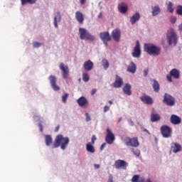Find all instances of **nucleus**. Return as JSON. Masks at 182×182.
I'll return each instance as SVG.
<instances>
[{"label":"nucleus","instance_id":"obj_44","mask_svg":"<svg viewBox=\"0 0 182 182\" xmlns=\"http://www.w3.org/2000/svg\"><path fill=\"white\" fill-rule=\"evenodd\" d=\"M149 75V68L144 70V76L146 77Z\"/></svg>","mask_w":182,"mask_h":182},{"label":"nucleus","instance_id":"obj_38","mask_svg":"<svg viewBox=\"0 0 182 182\" xmlns=\"http://www.w3.org/2000/svg\"><path fill=\"white\" fill-rule=\"evenodd\" d=\"M90 79V77H89V74H87V73H85L82 74V80L84 82H89Z\"/></svg>","mask_w":182,"mask_h":182},{"label":"nucleus","instance_id":"obj_20","mask_svg":"<svg viewBox=\"0 0 182 182\" xmlns=\"http://www.w3.org/2000/svg\"><path fill=\"white\" fill-rule=\"evenodd\" d=\"M140 99L141 102H143V103H144L145 105H153V98H151V97L150 96H141Z\"/></svg>","mask_w":182,"mask_h":182},{"label":"nucleus","instance_id":"obj_41","mask_svg":"<svg viewBox=\"0 0 182 182\" xmlns=\"http://www.w3.org/2000/svg\"><path fill=\"white\" fill-rule=\"evenodd\" d=\"M41 45L42 44L41 43L38 42V41H35V42L33 43V46L34 48H40V46H41Z\"/></svg>","mask_w":182,"mask_h":182},{"label":"nucleus","instance_id":"obj_6","mask_svg":"<svg viewBox=\"0 0 182 182\" xmlns=\"http://www.w3.org/2000/svg\"><path fill=\"white\" fill-rule=\"evenodd\" d=\"M173 132V129H171V127L167 126V125H163L161 127V133L165 139H168V137H171V133Z\"/></svg>","mask_w":182,"mask_h":182},{"label":"nucleus","instance_id":"obj_46","mask_svg":"<svg viewBox=\"0 0 182 182\" xmlns=\"http://www.w3.org/2000/svg\"><path fill=\"white\" fill-rule=\"evenodd\" d=\"M86 116V122H90V115H89V113H85Z\"/></svg>","mask_w":182,"mask_h":182},{"label":"nucleus","instance_id":"obj_60","mask_svg":"<svg viewBox=\"0 0 182 182\" xmlns=\"http://www.w3.org/2000/svg\"><path fill=\"white\" fill-rule=\"evenodd\" d=\"M109 105H113V102L109 101Z\"/></svg>","mask_w":182,"mask_h":182},{"label":"nucleus","instance_id":"obj_52","mask_svg":"<svg viewBox=\"0 0 182 182\" xmlns=\"http://www.w3.org/2000/svg\"><path fill=\"white\" fill-rule=\"evenodd\" d=\"M107 182H114L113 181V176H109Z\"/></svg>","mask_w":182,"mask_h":182},{"label":"nucleus","instance_id":"obj_22","mask_svg":"<svg viewBox=\"0 0 182 182\" xmlns=\"http://www.w3.org/2000/svg\"><path fill=\"white\" fill-rule=\"evenodd\" d=\"M171 123L172 124H180L181 123V119L178 116L173 114L171 116Z\"/></svg>","mask_w":182,"mask_h":182},{"label":"nucleus","instance_id":"obj_36","mask_svg":"<svg viewBox=\"0 0 182 182\" xmlns=\"http://www.w3.org/2000/svg\"><path fill=\"white\" fill-rule=\"evenodd\" d=\"M167 11L171 14H173L174 12V9L173 8V3H171V1H169L168 4Z\"/></svg>","mask_w":182,"mask_h":182},{"label":"nucleus","instance_id":"obj_61","mask_svg":"<svg viewBox=\"0 0 182 182\" xmlns=\"http://www.w3.org/2000/svg\"><path fill=\"white\" fill-rule=\"evenodd\" d=\"M121 121H122V118H119L118 123H120Z\"/></svg>","mask_w":182,"mask_h":182},{"label":"nucleus","instance_id":"obj_19","mask_svg":"<svg viewBox=\"0 0 182 182\" xmlns=\"http://www.w3.org/2000/svg\"><path fill=\"white\" fill-rule=\"evenodd\" d=\"M83 68L85 70L90 72V70L93 69V62H92L90 60L85 61L83 64Z\"/></svg>","mask_w":182,"mask_h":182},{"label":"nucleus","instance_id":"obj_8","mask_svg":"<svg viewBox=\"0 0 182 182\" xmlns=\"http://www.w3.org/2000/svg\"><path fill=\"white\" fill-rule=\"evenodd\" d=\"M114 166L117 170H126L129 164L124 160L118 159L115 161Z\"/></svg>","mask_w":182,"mask_h":182},{"label":"nucleus","instance_id":"obj_48","mask_svg":"<svg viewBox=\"0 0 182 182\" xmlns=\"http://www.w3.org/2000/svg\"><path fill=\"white\" fill-rule=\"evenodd\" d=\"M110 110V107L109 106H105L104 107V112L106 113V112H109Z\"/></svg>","mask_w":182,"mask_h":182},{"label":"nucleus","instance_id":"obj_11","mask_svg":"<svg viewBox=\"0 0 182 182\" xmlns=\"http://www.w3.org/2000/svg\"><path fill=\"white\" fill-rule=\"evenodd\" d=\"M60 70H61L62 76L63 79H68L69 77V67L65 65V63H60Z\"/></svg>","mask_w":182,"mask_h":182},{"label":"nucleus","instance_id":"obj_28","mask_svg":"<svg viewBox=\"0 0 182 182\" xmlns=\"http://www.w3.org/2000/svg\"><path fill=\"white\" fill-rule=\"evenodd\" d=\"M151 9L153 16H157V15H159V14L161 12V10L160 9V7L159 6H152Z\"/></svg>","mask_w":182,"mask_h":182},{"label":"nucleus","instance_id":"obj_45","mask_svg":"<svg viewBox=\"0 0 182 182\" xmlns=\"http://www.w3.org/2000/svg\"><path fill=\"white\" fill-rule=\"evenodd\" d=\"M171 76H172L171 74L166 75V78H167V80H168V82H173V80L171 79Z\"/></svg>","mask_w":182,"mask_h":182},{"label":"nucleus","instance_id":"obj_1","mask_svg":"<svg viewBox=\"0 0 182 182\" xmlns=\"http://www.w3.org/2000/svg\"><path fill=\"white\" fill-rule=\"evenodd\" d=\"M69 137H63V135L58 134L55 137V143L53 145V149H58L60 147L61 150H65L66 147H68V144H69Z\"/></svg>","mask_w":182,"mask_h":182},{"label":"nucleus","instance_id":"obj_51","mask_svg":"<svg viewBox=\"0 0 182 182\" xmlns=\"http://www.w3.org/2000/svg\"><path fill=\"white\" fill-rule=\"evenodd\" d=\"M96 92H97V90H96V89H92V90H91V95H92V96H93V95H95V93H96Z\"/></svg>","mask_w":182,"mask_h":182},{"label":"nucleus","instance_id":"obj_9","mask_svg":"<svg viewBox=\"0 0 182 182\" xmlns=\"http://www.w3.org/2000/svg\"><path fill=\"white\" fill-rule=\"evenodd\" d=\"M116 140V137L114 136V134L112 132L110 129H107V135L105 136V141L107 144H113V141Z\"/></svg>","mask_w":182,"mask_h":182},{"label":"nucleus","instance_id":"obj_10","mask_svg":"<svg viewBox=\"0 0 182 182\" xmlns=\"http://www.w3.org/2000/svg\"><path fill=\"white\" fill-rule=\"evenodd\" d=\"M164 103H166L168 106H174L176 105V99L173 96L165 93Z\"/></svg>","mask_w":182,"mask_h":182},{"label":"nucleus","instance_id":"obj_24","mask_svg":"<svg viewBox=\"0 0 182 182\" xmlns=\"http://www.w3.org/2000/svg\"><path fill=\"white\" fill-rule=\"evenodd\" d=\"M171 147L173 150V153H178V151H181V145H180L179 144L173 142L171 145Z\"/></svg>","mask_w":182,"mask_h":182},{"label":"nucleus","instance_id":"obj_58","mask_svg":"<svg viewBox=\"0 0 182 182\" xmlns=\"http://www.w3.org/2000/svg\"><path fill=\"white\" fill-rule=\"evenodd\" d=\"M179 31H182V23L178 26Z\"/></svg>","mask_w":182,"mask_h":182},{"label":"nucleus","instance_id":"obj_14","mask_svg":"<svg viewBox=\"0 0 182 182\" xmlns=\"http://www.w3.org/2000/svg\"><path fill=\"white\" fill-rule=\"evenodd\" d=\"M48 80H50V83L51 85L52 89L55 92L58 90H60V87L56 85V77L55 75H50L48 77Z\"/></svg>","mask_w":182,"mask_h":182},{"label":"nucleus","instance_id":"obj_34","mask_svg":"<svg viewBox=\"0 0 182 182\" xmlns=\"http://www.w3.org/2000/svg\"><path fill=\"white\" fill-rule=\"evenodd\" d=\"M21 5H26V4H36V0H21Z\"/></svg>","mask_w":182,"mask_h":182},{"label":"nucleus","instance_id":"obj_30","mask_svg":"<svg viewBox=\"0 0 182 182\" xmlns=\"http://www.w3.org/2000/svg\"><path fill=\"white\" fill-rule=\"evenodd\" d=\"M132 182H144V178L140 177V175H134L132 178Z\"/></svg>","mask_w":182,"mask_h":182},{"label":"nucleus","instance_id":"obj_40","mask_svg":"<svg viewBox=\"0 0 182 182\" xmlns=\"http://www.w3.org/2000/svg\"><path fill=\"white\" fill-rule=\"evenodd\" d=\"M68 97H69V94H68V93H65L62 96V100H63V103H66V102H68Z\"/></svg>","mask_w":182,"mask_h":182},{"label":"nucleus","instance_id":"obj_57","mask_svg":"<svg viewBox=\"0 0 182 182\" xmlns=\"http://www.w3.org/2000/svg\"><path fill=\"white\" fill-rule=\"evenodd\" d=\"M80 2L82 5H83V4H85V2H86V0H80Z\"/></svg>","mask_w":182,"mask_h":182},{"label":"nucleus","instance_id":"obj_2","mask_svg":"<svg viewBox=\"0 0 182 182\" xmlns=\"http://www.w3.org/2000/svg\"><path fill=\"white\" fill-rule=\"evenodd\" d=\"M166 41L169 46H176L178 43V36L173 28H169L166 33Z\"/></svg>","mask_w":182,"mask_h":182},{"label":"nucleus","instance_id":"obj_35","mask_svg":"<svg viewBox=\"0 0 182 182\" xmlns=\"http://www.w3.org/2000/svg\"><path fill=\"white\" fill-rule=\"evenodd\" d=\"M102 66L105 70H107L109 69V61L106 60V58L102 59Z\"/></svg>","mask_w":182,"mask_h":182},{"label":"nucleus","instance_id":"obj_25","mask_svg":"<svg viewBox=\"0 0 182 182\" xmlns=\"http://www.w3.org/2000/svg\"><path fill=\"white\" fill-rule=\"evenodd\" d=\"M127 9H128L127 4L124 3H121L118 6V11L121 14H126L127 12Z\"/></svg>","mask_w":182,"mask_h":182},{"label":"nucleus","instance_id":"obj_50","mask_svg":"<svg viewBox=\"0 0 182 182\" xmlns=\"http://www.w3.org/2000/svg\"><path fill=\"white\" fill-rule=\"evenodd\" d=\"M106 147V143H103L100 146V150H103Z\"/></svg>","mask_w":182,"mask_h":182},{"label":"nucleus","instance_id":"obj_49","mask_svg":"<svg viewBox=\"0 0 182 182\" xmlns=\"http://www.w3.org/2000/svg\"><path fill=\"white\" fill-rule=\"evenodd\" d=\"M128 123H129V126H134V122H133V121L132 119H129Z\"/></svg>","mask_w":182,"mask_h":182},{"label":"nucleus","instance_id":"obj_4","mask_svg":"<svg viewBox=\"0 0 182 182\" xmlns=\"http://www.w3.org/2000/svg\"><path fill=\"white\" fill-rule=\"evenodd\" d=\"M79 34L82 41H95V37L86 28H80Z\"/></svg>","mask_w":182,"mask_h":182},{"label":"nucleus","instance_id":"obj_7","mask_svg":"<svg viewBox=\"0 0 182 182\" xmlns=\"http://www.w3.org/2000/svg\"><path fill=\"white\" fill-rule=\"evenodd\" d=\"M100 38L102 41L106 48H107L108 46L107 42H110V41H112V37H110V33H109V31H105V32L100 33Z\"/></svg>","mask_w":182,"mask_h":182},{"label":"nucleus","instance_id":"obj_18","mask_svg":"<svg viewBox=\"0 0 182 182\" xmlns=\"http://www.w3.org/2000/svg\"><path fill=\"white\" fill-rule=\"evenodd\" d=\"M75 18L80 25H83V22L85 21V16L82 12L76 11Z\"/></svg>","mask_w":182,"mask_h":182},{"label":"nucleus","instance_id":"obj_21","mask_svg":"<svg viewBox=\"0 0 182 182\" xmlns=\"http://www.w3.org/2000/svg\"><path fill=\"white\" fill-rule=\"evenodd\" d=\"M160 114H159L154 109H152V113L151 114V122H159L160 120Z\"/></svg>","mask_w":182,"mask_h":182},{"label":"nucleus","instance_id":"obj_13","mask_svg":"<svg viewBox=\"0 0 182 182\" xmlns=\"http://www.w3.org/2000/svg\"><path fill=\"white\" fill-rule=\"evenodd\" d=\"M77 103L80 107H83L84 109L89 107V101L83 96L77 100Z\"/></svg>","mask_w":182,"mask_h":182},{"label":"nucleus","instance_id":"obj_32","mask_svg":"<svg viewBox=\"0 0 182 182\" xmlns=\"http://www.w3.org/2000/svg\"><path fill=\"white\" fill-rule=\"evenodd\" d=\"M45 141H46V146H50L53 141V139H52V136L46 135L45 136Z\"/></svg>","mask_w":182,"mask_h":182},{"label":"nucleus","instance_id":"obj_29","mask_svg":"<svg viewBox=\"0 0 182 182\" xmlns=\"http://www.w3.org/2000/svg\"><path fill=\"white\" fill-rule=\"evenodd\" d=\"M170 75L171 77H174V79H179L180 77V73L176 68H173L171 72Z\"/></svg>","mask_w":182,"mask_h":182},{"label":"nucleus","instance_id":"obj_3","mask_svg":"<svg viewBox=\"0 0 182 182\" xmlns=\"http://www.w3.org/2000/svg\"><path fill=\"white\" fill-rule=\"evenodd\" d=\"M144 50L149 55L152 56H159L161 53V48L152 43H146L144 45Z\"/></svg>","mask_w":182,"mask_h":182},{"label":"nucleus","instance_id":"obj_47","mask_svg":"<svg viewBox=\"0 0 182 182\" xmlns=\"http://www.w3.org/2000/svg\"><path fill=\"white\" fill-rule=\"evenodd\" d=\"M95 140H97V138H96V136L95 135H93L92 136V144H95Z\"/></svg>","mask_w":182,"mask_h":182},{"label":"nucleus","instance_id":"obj_33","mask_svg":"<svg viewBox=\"0 0 182 182\" xmlns=\"http://www.w3.org/2000/svg\"><path fill=\"white\" fill-rule=\"evenodd\" d=\"M86 149H87V151H89V153H95V147L92 146V144L90 142L87 144Z\"/></svg>","mask_w":182,"mask_h":182},{"label":"nucleus","instance_id":"obj_53","mask_svg":"<svg viewBox=\"0 0 182 182\" xmlns=\"http://www.w3.org/2000/svg\"><path fill=\"white\" fill-rule=\"evenodd\" d=\"M60 126L58 125V126H57L56 127H55V132H59V129H60Z\"/></svg>","mask_w":182,"mask_h":182},{"label":"nucleus","instance_id":"obj_54","mask_svg":"<svg viewBox=\"0 0 182 182\" xmlns=\"http://www.w3.org/2000/svg\"><path fill=\"white\" fill-rule=\"evenodd\" d=\"M102 17H103V14H102V13H100V14H98V18H99L100 19H102Z\"/></svg>","mask_w":182,"mask_h":182},{"label":"nucleus","instance_id":"obj_12","mask_svg":"<svg viewBox=\"0 0 182 182\" xmlns=\"http://www.w3.org/2000/svg\"><path fill=\"white\" fill-rule=\"evenodd\" d=\"M123 78H122V77L119 76L118 75H116L115 80L111 85V86H112V87H114L115 89H120V87L123 86Z\"/></svg>","mask_w":182,"mask_h":182},{"label":"nucleus","instance_id":"obj_15","mask_svg":"<svg viewBox=\"0 0 182 182\" xmlns=\"http://www.w3.org/2000/svg\"><path fill=\"white\" fill-rule=\"evenodd\" d=\"M141 55V50H140V43L136 41V46L134 48V52L132 53L133 58H140Z\"/></svg>","mask_w":182,"mask_h":182},{"label":"nucleus","instance_id":"obj_42","mask_svg":"<svg viewBox=\"0 0 182 182\" xmlns=\"http://www.w3.org/2000/svg\"><path fill=\"white\" fill-rule=\"evenodd\" d=\"M176 21H177V18L176 17H174V16L171 17V23H176Z\"/></svg>","mask_w":182,"mask_h":182},{"label":"nucleus","instance_id":"obj_16","mask_svg":"<svg viewBox=\"0 0 182 182\" xmlns=\"http://www.w3.org/2000/svg\"><path fill=\"white\" fill-rule=\"evenodd\" d=\"M122 35V32L119 29H114L112 32V37L115 41V42H120V36Z\"/></svg>","mask_w":182,"mask_h":182},{"label":"nucleus","instance_id":"obj_56","mask_svg":"<svg viewBox=\"0 0 182 182\" xmlns=\"http://www.w3.org/2000/svg\"><path fill=\"white\" fill-rule=\"evenodd\" d=\"M94 167H95V168H100V165H99V164H95V165H94Z\"/></svg>","mask_w":182,"mask_h":182},{"label":"nucleus","instance_id":"obj_5","mask_svg":"<svg viewBox=\"0 0 182 182\" xmlns=\"http://www.w3.org/2000/svg\"><path fill=\"white\" fill-rule=\"evenodd\" d=\"M125 144L126 146H129L131 147H139V146L140 145L137 137H134V138L126 137Z\"/></svg>","mask_w":182,"mask_h":182},{"label":"nucleus","instance_id":"obj_59","mask_svg":"<svg viewBox=\"0 0 182 182\" xmlns=\"http://www.w3.org/2000/svg\"><path fill=\"white\" fill-rule=\"evenodd\" d=\"M144 132H146V133H147L148 134H150V132H149V130L147 129H144Z\"/></svg>","mask_w":182,"mask_h":182},{"label":"nucleus","instance_id":"obj_43","mask_svg":"<svg viewBox=\"0 0 182 182\" xmlns=\"http://www.w3.org/2000/svg\"><path fill=\"white\" fill-rule=\"evenodd\" d=\"M38 127H39V129H40V132H41V133H43V125H42V123H41V122H40V123L38 124Z\"/></svg>","mask_w":182,"mask_h":182},{"label":"nucleus","instance_id":"obj_39","mask_svg":"<svg viewBox=\"0 0 182 182\" xmlns=\"http://www.w3.org/2000/svg\"><path fill=\"white\" fill-rule=\"evenodd\" d=\"M177 15H181L182 16V6L179 5L176 7Z\"/></svg>","mask_w":182,"mask_h":182},{"label":"nucleus","instance_id":"obj_27","mask_svg":"<svg viewBox=\"0 0 182 182\" xmlns=\"http://www.w3.org/2000/svg\"><path fill=\"white\" fill-rule=\"evenodd\" d=\"M140 19V14L139 12H136L130 18V22L132 25H134L137 21Z\"/></svg>","mask_w":182,"mask_h":182},{"label":"nucleus","instance_id":"obj_31","mask_svg":"<svg viewBox=\"0 0 182 182\" xmlns=\"http://www.w3.org/2000/svg\"><path fill=\"white\" fill-rule=\"evenodd\" d=\"M61 16L60 13L57 12L56 16L54 17V26L58 28V22H60Z\"/></svg>","mask_w":182,"mask_h":182},{"label":"nucleus","instance_id":"obj_17","mask_svg":"<svg viewBox=\"0 0 182 182\" xmlns=\"http://www.w3.org/2000/svg\"><path fill=\"white\" fill-rule=\"evenodd\" d=\"M151 85L154 90V92L159 93L160 92V84L156 80H151Z\"/></svg>","mask_w":182,"mask_h":182},{"label":"nucleus","instance_id":"obj_37","mask_svg":"<svg viewBox=\"0 0 182 182\" xmlns=\"http://www.w3.org/2000/svg\"><path fill=\"white\" fill-rule=\"evenodd\" d=\"M131 151H132L134 156H136V157H140V150L132 148L131 149Z\"/></svg>","mask_w":182,"mask_h":182},{"label":"nucleus","instance_id":"obj_26","mask_svg":"<svg viewBox=\"0 0 182 182\" xmlns=\"http://www.w3.org/2000/svg\"><path fill=\"white\" fill-rule=\"evenodd\" d=\"M136 70H137V66L132 61L130 65L127 66V72H129V73H136Z\"/></svg>","mask_w":182,"mask_h":182},{"label":"nucleus","instance_id":"obj_55","mask_svg":"<svg viewBox=\"0 0 182 182\" xmlns=\"http://www.w3.org/2000/svg\"><path fill=\"white\" fill-rule=\"evenodd\" d=\"M161 45H162L163 46H164V45H166V41L164 40H162L161 41Z\"/></svg>","mask_w":182,"mask_h":182},{"label":"nucleus","instance_id":"obj_23","mask_svg":"<svg viewBox=\"0 0 182 182\" xmlns=\"http://www.w3.org/2000/svg\"><path fill=\"white\" fill-rule=\"evenodd\" d=\"M123 92L127 96H131L132 95V85L130 84L127 83L124 85L123 87Z\"/></svg>","mask_w":182,"mask_h":182}]
</instances>
